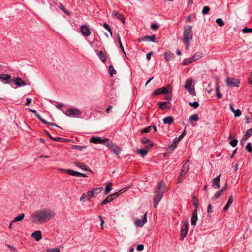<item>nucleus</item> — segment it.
<instances>
[{
	"instance_id": "obj_1",
	"label": "nucleus",
	"mask_w": 252,
	"mask_h": 252,
	"mask_svg": "<svg viewBox=\"0 0 252 252\" xmlns=\"http://www.w3.org/2000/svg\"><path fill=\"white\" fill-rule=\"evenodd\" d=\"M55 216V212L51 209L44 208L37 211L31 217V220L37 224L49 221Z\"/></svg>"
},
{
	"instance_id": "obj_2",
	"label": "nucleus",
	"mask_w": 252,
	"mask_h": 252,
	"mask_svg": "<svg viewBox=\"0 0 252 252\" xmlns=\"http://www.w3.org/2000/svg\"><path fill=\"white\" fill-rule=\"evenodd\" d=\"M166 190V187L163 181H161L155 188L153 196L154 206L156 208L158 204L162 199Z\"/></svg>"
},
{
	"instance_id": "obj_3",
	"label": "nucleus",
	"mask_w": 252,
	"mask_h": 252,
	"mask_svg": "<svg viewBox=\"0 0 252 252\" xmlns=\"http://www.w3.org/2000/svg\"><path fill=\"white\" fill-rule=\"evenodd\" d=\"M193 31L191 26L189 25L185 26L183 32V42L186 46V50H188L189 47V42L192 39Z\"/></svg>"
},
{
	"instance_id": "obj_4",
	"label": "nucleus",
	"mask_w": 252,
	"mask_h": 252,
	"mask_svg": "<svg viewBox=\"0 0 252 252\" xmlns=\"http://www.w3.org/2000/svg\"><path fill=\"white\" fill-rule=\"evenodd\" d=\"M195 83L192 79L189 78L186 80L184 87L188 92L193 96H196V93L194 89Z\"/></svg>"
},
{
	"instance_id": "obj_5",
	"label": "nucleus",
	"mask_w": 252,
	"mask_h": 252,
	"mask_svg": "<svg viewBox=\"0 0 252 252\" xmlns=\"http://www.w3.org/2000/svg\"><path fill=\"white\" fill-rule=\"evenodd\" d=\"M105 145L108 147L113 152H114L117 156H119L122 149L117 146L116 144L111 142L108 140L106 143H105Z\"/></svg>"
},
{
	"instance_id": "obj_6",
	"label": "nucleus",
	"mask_w": 252,
	"mask_h": 252,
	"mask_svg": "<svg viewBox=\"0 0 252 252\" xmlns=\"http://www.w3.org/2000/svg\"><path fill=\"white\" fill-rule=\"evenodd\" d=\"M63 113L67 116L73 117H78L82 114L81 110L76 108L68 109Z\"/></svg>"
},
{
	"instance_id": "obj_7",
	"label": "nucleus",
	"mask_w": 252,
	"mask_h": 252,
	"mask_svg": "<svg viewBox=\"0 0 252 252\" xmlns=\"http://www.w3.org/2000/svg\"><path fill=\"white\" fill-rule=\"evenodd\" d=\"M226 83L229 87H239L240 80L236 78L227 77L226 79Z\"/></svg>"
},
{
	"instance_id": "obj_8",
	"label": "nucleus",
	"mask_w": 252,
	"mask_h": 252,
	"mask_svg": "<svg viewBox=\"0 0 252 252\" xmlns=\"http://www.w3.org/2000/svg\"><path fill=\"white\" fill-rule=\"evenodd\" d=\"M188 222L186 220L184 222V225L182 226L180 230L181 236L180 240L183 241L184 238L186 236L188 232Z\"/></svg>"
},
{
	"instance_id": "obj_9",
	"label": "nucleus",
	"mask_w": 252,
	"mask_h": 252,
	"mask_svg": "<svg viewBox=\"0 0 252 252\" xmlns=\"http://www.w3.org/2000/svg\"><path fill=\"white\" fill-rule=\"evenodd\" d=\"M108 140V139H101L99 137H92L90 139V142L95 144L102 143L105 145V143H106Z\"/></svg>"
},
{
	"instance_id": "obj_10",
	"label": "nucleus",
	"mask_w": 252,
	"mask_h": 252,
	"mask_svg": "<svg viewBox=\"0 0 252 252\" xmlns=\"http://www.w3.org/2000/svg\"><path fill=\"white\" fill-rule=\"evenodd\" d=\"M147 222L146 213L144 215L142 219H136L135 220V225L136 227H142Z\"/></svg>"
},
{
	"instance_id": "obj_11",
	"label": "nucleus",
	"mask_w": 252,
	"mask_h": 252,
	"mask_svg": "<svg viewBox=\"0 0 252 252\" xmlns=\"http://www.w3.org/2000/svg\"><path fill=\"white\" fill-rule=\"evenodd\" d=\"M80 31L84 36L87 37L91 34V31L88 26L83 25L80 27Z\"/></svg>"
},
{
	"instance_id": "obj_12",
	"label": "nucleus",
	"mask_w": 252,
	"mask_h": 252,
	"mask_svg": "<svg viewBox=\"0 0 252 252\" xmlns=\"http://www.w3.org/2000/svg\"><path fill=\"white\" fill-rule=\"evenodd\" d=\"M221 174H220L216 177L213 179L212 181V187L215 189H218L220 187V180Z\"/></svg>"
},
{
	"instance_id": "obj_13",
	"label": "nucleus",
	"mask_w": 252,
	"mask_h": 252,
	"mask_svg": "<svg viewBox=\"0 0 252 252\" xmlns=\"http://www.w3.org/2000/svg\"><path fill=\"white\" fill-rule=\"evenodd\" d=\"M66 172L70 175L76 177H86L87 176L86 174L82 173L77 171H74L72 169H67L66 170Z\"/></svg>"
},
{
	"instance_id": "obj_14",
	"label": "nucleus",
	"mask_w": 252,
	"mask_h": 252,
	"mask_svg": "<svg viewBox=\"0 0 252 252\" xmlns=\"http://www.w3.org/2000/svg\"><path fill=\"white\" fill-rule=\"evenodd\" d=\"M103 189V187L94 188L92 189V190L89 191V193H91V196L92 197H94L97 194H99Z\"/></svg>"
},
{
	"instance_id": "obj_15",
	"label": "nucleus",
	"mask_w": 252,
	"mask_h": 252,
	"mask_svg": "<svg viewBox=\"0 0 252 252\" xmlns=\"http://www.w3.org/2000/svg\"><path fill=\"white\" fill-rule=\"evenodd\" d=\"M113 18L120 20L125 23V18L123 15L120 13L118 11H114L112 14Z\"/></svg>"
},
{
	"instance_id": "obj_16",
	"label": "nucleus",
	"mask_w": 252,
	"mask_h": 252,
	"mask_svg": "<svg viewBox=\"0 0 252 252\" xmlns=\"http://www.w3.org/2000/svg\"><path fill=\"white\" fill-rule=\"evenodd\" d=\"M198 220L197 209L196 208L192 214L191 219V224L192 225H195Z\"/></svg>"
},
{
	"instance_id": "obj_17",
	"label": "nucleus",
	"mask_w": 252,
	"mask_h": 252,
	"mask_svg": "<svg viewBox=\"0 0 252 252\" xmlns=\"http://www.w3.org/2000/svg\"><path fill=\"white\" fill-rule=\"evenodd\" d=\"M32 236L37 241H39L42 238L41 232L39 230L35 231L32 233Z\"/></svg>"
},
{
	"instance_id": "obj_18",
	"label": "nucleus",
	"mask_w": 252,
	"mask_h": 252,
	"mask_svg": "<svg viewBox=\"0 0 252 252\" xmlns=\"http://www.w3.org/2000/svg\"><path fill=\"white\" fill-rule=\"evenodd\" d=\"M14 82L16 86L19 87L24 86L26 84L25 82L19 77L16 78Z\"/></svg>"
},
{
	"instance_id": "obj_19",
	"label": "nucleus",
	"mask_w": 252,
	"mask_h": 252,
	"mask_svg": "<svg viewBox=\"0 0 252 252\" xmlns=\"http://www.w3.org/2000/svg\"><path fill=\"white\" fill-rule=\"evenodd\" d=\"M189 169V164L186 162L185 163L182 168L181 171H180V174L181 176H184L188 171Z\"/></svg>"
},
{
	"instance_id": "obj_20",
	"label": "nucleus",
	"mask_w": 252,
	"mask_h": 252,
	"mask_svg": "<svg viewBox=\"0 0 252 252\" xmlns=\"http://www.w3.org/2000/svg\"><path fill=\"white\" fill-rule=\"evenodd\" d=\"M141 142L143 144H148L149 145L147 146L146 147L148 149L151 148L153 146V143L148 138L146 137H143L141 139Z\"/></svg>"
},
{
	"instance_id": "obj_21",
	"label": "nucleus",
	"mask_w": 252,
	"mask_h": 252,
	"mask_svg": "<svg viewBox=\"0 0 252 252\" xmlns=\"http://www.w3.org/2000/svg\"><path fill=\"white\" fill-rule=\"evenodd\" d=\"M174 119L172 116H168L164 118L163 119V122L164 124H169L171 125L173 123Z\"/></svg>"
},
{
	"instance_id": "obj_22",
	"label": "nucleus",
	"mask_w": 252,
	"mask_h": 252,
	"mask_svg": "<svg viewBox=\"0 0 252 252\" xmlns=\"http://www.w3.org/2000/svg\"><path fill=\"white\" fill-rule=\"evenodd\" d=\"M155 35H152V36H144V37H143L142 38H141L140 39V40L141 41H152V42H155L156 41H155Z\"/></svg>"
},
{
	"instance_id": "obj_23",
	"label": "nucleus",
	"mask_w": 252,
	"mask_h": 252,
	"mask_svg": "<svg viewBox=\"0 0 252 252\" xmlns=\"http://www.w3.org/2000/svg\"><path fill=\"white\" fill-rule=\"evenodd\" d=\"M232 202H233V196H232V195H230L229 197V199H228V200L227 201L226 205L223 208V211H224V212L226 211L228 209L229 207H230V205L232 203Z\"/></svg>"
},
{
	"instance_id": "obj_24",
	"label": "nucleus",
	"mask_w": 252,
	"mask_h": 252,
	"mask_svg": "<svg viewBox=\"0 0 252 252\" xmlns=\"http://www.w3.org/2000/svg\"><path fill=\"white\" fill-rule=\"evenodd\" d=\"M97 55L102 62L105 63L106 62L107 58L104 53L101 51H99L97 53Z\"/></svg>"
},
{
	"instance_id": "obj_25",
	"label": "nucleus",
	"mask_w": 252,
	"mask_h": 252,
	"mask_svg": "<svg viewBox=\"0 0 252 252\" xmlns=\"http://www.w3.org/2000/svg\"><path fill=\"white\" fill-rule=\"evenodd\" d=\"M11 76L8 74H0V79L1 80L6 81L5 83H10V82H8L7 81L8 80H9L11 78Z\"/></svg>"
},
{
	"instance_id": "obj_26",
	"label": "nucleus",
	"mask_w": 252,
	"mask_h": 252,
	"mask_svg": "<svg viewBox=\"0 0 252 252\" xmlns=\"http://www.w3.org/2000/svg\"><path fill=\"white\" fill-rule=\"evenodd\" d=\"M167 102H160L159 103V107L160 109H161L162 110H164V109L168 110V109H170V107L169 106L167 105Z\"/></svg>"
},
{
	"instance_id": "obj_27",
	"label": "nucleus",
	"mask_w": 252,
	"mask_h": 252,
	"mask_svg": "<svg viewBox=\"0 0 252 252\" xmlns=\"http://www.w3.org/2000/svg\"><path fill=\"white\" fill-rule=\"evenodd\" d=\"M164 55L167 61L171 60L174 57V54L171 52H166L164 54Z\"/></svg>"
},
{
	"instance_id": "obj_28",
	"label": "nucleus",
	"mask_w": 252,
	"mask_h": 252,
	"mask_svg": "<svg viewBox=\"0 0 252 252\" xmlns=\"http://www.w3.org/2000/svg\"><path fill=\"white\" fill-rule=\"evenodd\" d=\"M202 57V54L201 52H196L194 54L191 59L193 61H195L200 59Z\"/></svg>"
},
{
	"instance_id": "obj_29",
	"label": "nucleus",
	"mask_w": 252,
	"mask_h": 252,
	"mask_svg": "<svg viewBox=\"0 0 252 252\" xmlns=\"http://www.w3.org/2000/svg\"><path fill=\"white\" fill-rule=\"evenodd\" d=\"M112 183H108L106 187H105V191H104V193L105 195H107L109 193V192H110V191L112 189V188H111V186H112Z\"/></svg>"
},
{
	"instance_id": "obj_30",
	"label": "nucleus",
	"mask_w": 252,
	"mask_h": 252,
	"mask_svg": "<svg viewBox=\"0 0 252 252\" xmlns=\"http://www.w3.org/2000/svg\"><path fill=\"white\" fill-rule=\"evenodd\" d=\"M25 216V214L24 213L21 214L20 215L16 217L12 220V223H14L19 221L21 220L22 219H23L24 217Z\"/></svg>"
},
{
	"instance_id": "obj_31",
	"label": "nucleus",
	"mask_w": 252,
	"mask_h": 252,
	"mask_svg": "<svg viewBox=\"0 0 252 252\" xmlns=\"http://www.w3.org/2000/svg\"><path fill=\"white\" fill-rule=\"evenodd\" d=\"M57 6L60 9L63 11L66 15L68 16L70 15V13L65 9L62 3H59Z\"/></svg>"
},
{
	"instance_id": "obj_32",
	"label": "nucleus",
	"mask_w": 252,
	"mask_h": 252,
	"mask_svg": "<svg viewBox=\"0 0 252 252\" xmlns=\"http://www.w3.org/2000/svg\"><path fill=\"white\" fill-rule=\"evenodd\" d=\"M149 150L148 148L147 149H139L137 150V153L143 157L147 154Z\"/></svg>"
},
{
	"instance_id": "obj_33",
	"label": "nucleus",
	"mask_w": 252,
	"mask_h": 252,
	"mask_svg": "<svg viewBox=\"0 0 252 252\" xmlns=\"http://www.w3.org/2000/svg\"><path fill=\"white\" fill-rule=\"evenodd\" d=\"M76 166L78 167L79 168H81V169H83L86 171L89 170L88 167L85 165L83 163L79 162H76L75 163Z\"/></svg>"
},
{
	"instance_id": "obj_34",
	"label": "nucleus",
	"mask_w": 252,
	"mask_h": 252,
	"mask_svg": "<svg viewBox=\"0 0 252 252\" xmlns=\"http://www.w3.org/2000/svg\"><path fill=\"white\" fill-rule=\"evenodd\" d=\"M199 120V117L197 114H195L189 117V121L190 123H192V122L197 121Z\"/></svg>"
},
{
	"instance_id": "obj_35",
	"label": "nucleus",
	"mask_w": 252,
	"mask_h": 252,
	"mask_svg": "<svg viewBox=\"0 0 252 252\" xmlns=\"http://www.w3.org/2000/svg\"><path fill=\"white\" fill-rule=\"evenodd\" d=\"M125 189H123L122 190L118 192H116V193H115L114 194H112L110 195H109L110 196V197L112 198V200H113L114 199L116 198L117 197H118L120 195H121V194H122L124 192H125V190H124L123 191H122L123 190H124Z\"/></svg>"
},
{
	"instance_id": "obj_36",
	"label": "nucleus",
	"mask_w": 252,
	"mask_h": 252,
	"mask_svg": "<svg viewBox=\"0 0 252 252\" xmlns=\"http://www.w3.org/2000/svg\"><path fill=\"white\" fill-rule=\"evenodd\" d=\"M222 193L223 192L222 191H218L214 194V196L212 197V200H215L218 199L222 194Z\"/></svg>"
},
{
	"instance_id": "obj_37",
	"label": "nucleus",
	"mask_w": 252,
	"mask_h": 252,
	"mask_svg": "<svg viewBox=\"0 0 252 252\" xmlns=\"http://www.w3.org/2000/svg\"><path fill=\"white\" fill-rule=\"evenodd\" d=\"M179 141L176 139L175 138L171 144V145L170 146V148L172 150H174L175 149V148L177 147V146L178 145V143H179Z\"/></svg>"
},
{
	"instance_id": "obj_38",
	"label": "nucleus",
	"mask_w": 252,
	"mask_h": 252,
	"mask_svg": "<svg viewBox=\"0 0 252 252\" xmlns=\"http://www.w3.org/2000/svg\"><path fill=\"white\" fill-rule=\"evenodd\" d=\"M193 62L191 58H188V59H185L183 62H182V64L183 65H186L189 64V63H192Z\"/></svg>"
},
{
	"instance_id": "obj_39",
	"label": "nucleus",
	"mask_w": 252,
	"mask_h": 252,
	"mask_svg": "<svg viewBox=\"0 0 252 252\" xmlns=\"http://www.w3.org/2000/svg\"><path fill=\"white\" fill-rule=\"evenodd\" d=\"M163 94V92L161 88H160L156 89L154 91V92L153 93V95L156 96V95H158L161 94Z\"/></svg>"
},
{
	"instance_id": "obj_40",
	"label": "nucleus",
	"mask_w": 252,
	"mask_h": 252,
	"mask_svg": "<svg viewBox=\"0 0 252 252\" xmlns=\"http://www.w3.org/2000/svg\"><path fill=\"white\" fill-rule=\"evenodd\" d=\"M216 96L218 99L222 97V94L219 91V86L217 84L216 87Z\"/></svg>"
},
{
	"instance_id": "obj_41",
	"label": "nucleus",
	"mask_w": 252,
	"mask_h": 252,
	"mask_svg": "<svg viewBox=\"0 0 252 252\" xmlns=\"http://www.w3.org/2000/svg\"><path fill=\"white\" fill-rule=\"evenodd\" d=\"M109 69L110 75H111V76H113V74H116V71L115 70L112 65L109 66Z\"/></svg>"
},
{
	"instance_id": "obj_42",
	"label": "nucleus",
	"mask_w": 252,
	"mask_h": 252,
	"mask_svg": "<svg viewBox=\"0 0 252 252\" xmlns=\"http://www.w3.org/2000/svg\"><path fill=\"white\" fill-rule=\"evenodd\" d=\"M103 26L105 29H106L110 33L111 35H112V32L111 27L109 26V25L107 24L106 23H104L103 24Z\"/></svg>"
},
{
	"instance_id": "obj_43",
	"label": "nucleus",
	"mask_w": 252,
	"mask_h": 252,
	"mask_svg": "<svg viewBox=\"0 0 252 252\" xmlns=\"http://www.w3.org/2000/svg\"><path fill=\"white\" fill-rule=\"evenodd\" d=\"M112 201V199L111 197H110V196H108L106 199H105L101 203V205H105L106 204L111 201Z\"/></svg>"
},
{
	"instance_id": "obj_44",
	"label": "nucleus",
	"mask_w": 252,
	"mask_h": 252,
	"mask_svg": "<svg viewBox=\"0 0 252 252\" xmlns=\"http://www.w3.org/2000/svg\"><path fill=\"white\" fill-rule=\"evenodd\" d=\"M152 128V126H150L149 127H146L144 129H142L141 130V133H148L150 131Z\"/></svg>"
},
{
	"instance_id": "obj_45",
	"label": "nucleus",
	"mask_w": 252,
	"mask_h": 252,
	"mask_svg": "<svg viewBox=\"0 0 252 252\" xmlns=\"http://www.w3.org/2000/svg\"><path fill=\"white\" fill-rule=\"evenodd\" d=\"M210 10V8L208 6H204L202 11V13L203 15L207 14Z\"/></svg>"
},
{
	"instance_id": "obj_46",
	"label": "nucleus",
	"mask_w": 252,
	"mask_h": 252,
	"mask_svg": "<svg viewBox=\"0 0 252 252\" xmlns=\"http://www.w3.org/2000/svg\"><path fill=\"white\" fill-rule=\"evenodd\" d=\"M216 22L219 26H222L224 25V23L221 18L217 19Z\"/></svg>"
},
{
	"instance_id": "obj_47",
	"label": "nucleus",
	"mask_w": 252,
	"mask_h": 252,
	"mask_svg": "<svg viewBox=\"0 0 252 252\" xmlns=\"http://www.w3.org/2000/svg\"><path fill=\"white\" fill-rule=\"evenodd\" d=\"M118 42H119V46H120V47L121 48V49H122V51L123 52V53H124V54L125 55H126V53L124 51V47L123 46V45H122V42H121V38H120V36H118Z\"/></svg>"
},
{
	"instance_id": "obj_48",
	"label": "nucleus",
	"mask_w": 252,
	"mask_h": 252,
	"mask_svg": "<svg viewBox=\"0 0 252 252\" xmlns=\"http://www.w3.org/2000/svg\"><path fill=\"white\" fill-rule=\"evenodd\" d=\"M242 32L245 33L252 32V28H248L245 27L242 29Z\"/></svg>"
},
{
	"instance_id": "obj_49",
	"label": "nucleus",
	"mask_w": 252,
	"mask_h": 252,
	"mask_svg": "<svg viewBox=\"0 0 252 252\" xmlns=\"http://www.w3.org/2000/svg\"><path fill=\"white\" fill-rule=\"evenodd\" d=\"M159 28V25L157 24L153 23L151 25V28L152 30L156 31Z\"/></svg>"
},
{
	"instance_id": "obj_50",
	"label": "nucleus",
	"mask_w": 252,
	"mask_h": 252,
	"mask_svg": "<svg viewBox=\"0 0 252 252\" xmlns=\"http://www.w3.org/2000/svg\"><path fill=\"white\" fill-rule=\"evenodd\" d=\"M246 149L248 152H251L252 151V146L250 142L248 143L246 146Z\"/></svg>"
},
{
	"instance_id": "obj_51",
	"label": "nucleus",
	"mask_w": 252,
	"mask_h": 252,
	"mask_svg": "<svg viewBox=\"0 0 252 252\" xmlns=\"http://www.w3.org/2000/svg\"><path fill=\"white\" fill-rule=\"evenodd\" d=\"M189 105L192 107H193L195 108H197L199 106V103L198 102H189Z\"/></svg>"
},
{
	"instance_id": "obj_52",
	"label": "nucleus",
	"mask_w": 252,
	"mask_h": 252,
	"mask_svg": "<svg viewBox=\"0 0 252 252\" xmlns=\"http://www.w3.org/2000/svg\"><path fill=\"white\" fill-rule=\"evenodd\" d=\"M237 143H238L237 140L236 139H234L230 142V144L231 145V146L234 147L237 145Z\"/></svg>"
},
{
	"instance_id": "obj_53",
	"label": "nucleus",
	"mask_w": 252,
	"mask_h": 252,
	"mask_svg": "<svg viewBox=\"0 0 252 252\" xmlns=\"http://www.w3.org/2000/svg\"><path fill=\"white\" fill-rule=\"evenodd\" d=\"M233 113H234V116L236 117H239L241 115V112L239 109L235 110Z\"/></svg>"
},
{
	"instance_id": "obj_54",
	"label": "nucleus",
	"mask_w": 252,
	"mask_h": 252,
	"mask_svg": "<svg viewBox=\"0 0 252 252\" xmlns=\"http://www.w3.org/2000/svg\"><path fill=\"white\" fill-rule=\"evenodd\" d=\"M47 252H60L58 248L48 249L47 250Z\"/></svg>"
},
{
	"instance_id": "obj_55",
	"label": "nucleus",
	"mask_w": 252,
	"mask_h": 252,
	"mask_svg": "<svg viewBox=\"0 0 252 252\" xmlns=\"http://www.w3.org/2000/svg\"><path fill=\"white\" fill-rule=\"evenodd\" d=\"M245 135L249 138L252 135V129H248Z\"/></svg>"
},
{
	"instance_id": "obj_56",
	"label": "nucleus",
	"mask_w": 252,
	"mask_h": 252,
	"mask_svg": "<svg viewBox=\"0 0 252 252\" xmlns=\"http://www.w3.org/2000/svg\"><path fill=\"white\" fill-rule=\"evenodd\" d=\"M52 140L55 141H59V142H63L64 141V139L63 138H61V137H53V138H52Z\"/></svg>"
},
{
	"instance_id": "obj_57",
	"label": "nucleus",
	"mask_w": 252,
	"mask_h": 252,
	"mask_svg": "<svg viewBox=\"0 0 252 252\" xmlns=\"http://www.w3.org/2000/svg\"><path fill=\"white\" fill-rule=\"evenodd\" d=\"M165 97H166V98L167 100H170L172 98L171 93L170 92L169 93H168L166 94Z\"/></svg>"
},
{
	"instance_id": "obj_58",
	"label": "nucleus",
	"mask_w": 252,
	"mask_h": 252,
	"mask_svg": "<svg viewBox=\"0 0 252 252\" xmlns=\"http://www.w3.org/2000/svg\"><path fill=\"white\" fill-rule=\"evenodd\" d=\"M137 250L139 251H141L144 249V245L142 244H139L136 247Z\"/></svg>"
},
{
	"instance_id": "obj_59",
	"label": "nucleus",
	"mask_w": 252,
	"mask_h": 252,
	"mask_svg": "<svg viewBox=\"0 0 252 252\" xmlns=\"http://www.w3.org/2000/svg\"><path fill=\"white\" fill-rule=\"evenodd\" d=\"M73 148V149L82 150L83 148H85V147L79 146V145H74Z\"/></svg>"
},
{
	"instance_id": "obj_60",
	"label": "nucleus",
	"mask_w": 252,
	"mask_h": 252,
	"mask_svg": "<svg viewBox=\"0 0 252 252\" xmlns=\"http://www.w3.org/2000/svg\"><path fill=\"white\" fill-rule=\"evenodd\" d=\"M85 199H89V198L87 197L86 194H83L80 198L81 201L84 200Z\"/></svg>"
},
{
	"instance_id": "obj_61",
	"label": "nucleus",
	"mask_w": 252,
	"mask_h": 252,
	"mask_svg": "<svg viewBox=\"0 0 252 252\" xmlns=\"http://www.w3.org/2000/svg\"><path fill=\"white\" fill-rule=\"evenodd\" d=\"M99 218L100 220V222H101L100 226H101V227L103 229V224H104V220H103V218H102L101 216H99Z\"/></svg>"
},
{
	"instance_id": "obj_62",
	"label": "nucleus",
	"mask_w": 252,
	"mask_h": 252,
	"mask_svg": "<svg viewBox=\"0 0 252 252\" xmlns=\"http://www.w3.org/2000/svg\"><path fill=\"white\" fill-rule=\"evenodd\" d=\"M207 212L210 214L212 212V206L210 204H209L207 207Z\"/></svg>"
},
{
	"instance_id": "obj_63",
	"label": "nucleus",
	"mask_w": 252,
	"mask_h": 252,
	"mask_svg": "<svg viewBox=\"0 0 252 252\" xmlns=\"http://www.w3.org/2000/svg\"><path fill=\"white\" fill-rule=\"evenodd\" d=\"M161 89L163 92V94H167L169 92L168 89L165 87H161Z\"/></svg>"
},
{
	"instance_id": "obj_64",
	"label": "nucleus",
	"mask_w": 252,
	"mask_h": 252,
	"mask_svg": "<svg viewBox=\"0 0 252 252\" xmlns=\"http://www.w3.org/2000/svg\"><path fill=\"white\" fill-rule=\"evenodd\" d=\"M32 102V99L29 98H27L26 99V102L25 103V105L26 106H29V104L31 103Z\"/></svg>"
}]
</instances>
